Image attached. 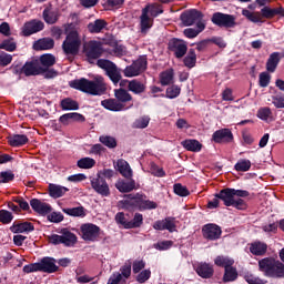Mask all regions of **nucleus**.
Masks as SVG:
<instances>
[{
    "instance_id": "nucleus-32",
    "label": "nucleus",
    "mask_w": 284,
    "mask_h": 284,
    "mask_svg": "<svg viewBox=\"0 0 284 284\" xmlns=\"http://www.w3.org/2000/svg\"><path fill=\"white\" fill-rule=\"evenodd\" d=\"M67 192H70V189L59 184H49V194L52 199H61Z\"/></svg>"
},
{
    "instance_id": "nucleus-4",
    "label": "nucleus",
    "mask_w": 284,
    "mask_h": 284,
    "mask_svg": "<svg viewBox=\"0 0 284 284\" xmlns=\"http://www.w3.org/2000/svg\"><path fill=\"white\" fill-rule=\"evenodd\" d=\"M62 50L67 57H77L79 54V50H81V37H79V32L71 31L68 33L62 43Z\"/></svg>"
},
{
    "instance_id": "nucleus-8",
    "label": "nucleus",
    "mask_w": 284,
    "mask_h": 284,
    "mask_svg": "<svg viewBox=\"0 0 284 284\" xmlns=\"http://www.w3.org/2000/svg\"><path fill=\"white\" fill-rule=\"evenodd\" d=\"M84 54L89 63H94L97 59H100V57H103V43L97 40L89 41L84 45Z\"/></svg>"
},
{
    "instance_id": "nucleus-51",
    "label": "nucleus",
    "mask_w": 284,
    "mask_h": 284,
    "mask_svg": "<svg viewBox=\"0 0 284 284\" xmlns=\"http://www.w3.org/2000/svg\"><path fill=\"white\" fill-rule=\"evenodd\" d=\"M100 143H102V145H105V148L109 149H114L116 148V139H114L113 136L110 135H101L99 138Z\"/></svg>"
},
{
    "instance_id": "nucleus-5",
    "label": "nucleus",
    "mask_w": 284,
    "mask_h": 284,
    "mask_svg": "<svg viewBox=\"0 0 284 284\" xmlns=\"http://www.w3.org/2000/svg\"><path fill=\"white\" fill-rule=\"evenodd\" d=\"M98 68L105 71L106 77L116 85L123 77L121 75V69L114 64V62L105 59H99L97 61Z\"/></svg>"
},
{
    "instance_id": "nucleus-18",
    "label": "nucleus",
    "mask_w": 284,
    "mask_h": 284,
    "mask_svg": "<svg viewBox=\"0 0 284 284\" xmlns=\"http://www.w3.org/2000/svg\"><path fill=\"white\" fill-rule=\"evenodd\" d=\"M102 108L110 110L111 112H123L124 110H130L132 104H123L118 102L116 99H106L101 102Z\"/></svg>"
},
{
    "instance_id": "nucleus-55",
    "label": "nucleus",
    "mask_w": 284,
    "mask_h": 284,
    "mask_svg": "<svg viewBox=\"0 0 284 284\" xmlns=\"http://www.w3.org/2000/svg\"><path fill=\"white\" fill-rule=\"evenodd\" d=\"M110 54H112L113 57H125V54H128V50L123 44L116 43L113 45V49L110 51Z\"/></svg>"
},
{
    "instance_id": "nucleus-62",
    "label": "nucleus",
    "mask_w": 284,
    "mask_h": 284,
    "mask_svg": "<svg viewBox=\"0 0 284 284\" xmlns=\"http://www.w3.org/2000/svg\"><path fill=\"white\" fill-rule=\"evenodd\" d=\"M150 276H152V271L150 270H143L136 275V282L138 283H146V281H150Z\"/></svg>"
},
{
    "instance_id": "nucleus-31",
    "label": "nucleus",
    "mask_w": 284,
    "mask_h": 284,
    "mask_svg": "<svg viewBox=\"0 0 284 284\" xmlns=\"http://www.w3.org/2000/svg\"><path fill=\"white\" fill-rule=\"evenodd\" d=\"M278 63H281V53L278 52L271 53L266 62L267 72H271V73L276 72V68H278Z\"/></svg>"
},
{
    "instance_id": "nucleus-50",
    "label": "nucleus",
    "mask_w": 284,
    "mask_h": 284,
    "mask_svg": "<svg viewBox=\"0 0 284 284\" xmlns=\"http://www.w3.org/2000/svg\"><path fill=\"white\" fill-rule=\"evenodd\" d=\"M0 50H6L7 52H14V50H17V42L12 38L6 39L0 43Z\"/></svg>"
},
{
    "instance_id": "nucleus-12",
    "label": "nucleus",
    "mask_w": 284,
    "mask_h": 284,
    "mask_svg": "<svg viewBox=\"0 0 284 284\" xmlns=\"http://www.w3.org/2000/svg\"><path fill=\"white\" fill-rule=\"evenodd\" d=\"M21 72L24 77H37L39 74H43V72H45V69L41 67L39 60H32L24 63Z\"/></svg>"
},
{
    "instance_id": "nucleus-54",
    "label": "nucleus",
    "mask_w": 284,
    "mask_h": 284,
    "mask_svg": "<svg viewBox=\"0 0 284 284\" xmlns=\"http://www.w3.org/2000/svg\"><path fill=\"white\" fill-rule=\"evenodd\" d=\"M150 125V116L143 115L139 119H136L133 123V128H136L139 130H143Z\"/></svg>"
},
{
    "instance_id": "nucleus-22",
    "label": "nucleus",
    "mask_w": 284,
    "mask_h": 284,
    "mask_svg": "<svg viewBox=\"0 0 284 284\" xmlns=\"http://www.w3.org/2000/svg\"><path fill=\"white\" fill-rule=\"evenodd\" d=\"M153 230H168L169 232H174L176 230V224H174L173 217H166L154 222Z\"/></svg>"
},
{
    "instance_id": "nucleus-43",
    "label": "nucleus",
    "mask_w": 284,
    "mask_h": 284,
    "mask_svg": "<svg viewBox=\"0 0 284 284\" xmlns=\"http://www.w3.org/2000/svg\"><path fill=\"white\" fill-rule=\"evenodd\" d=\"M54 63H57V58L50 53H45L40 57L41 68H52Z\"/></svg>"
},
{
    "instance_id": "nucleus-39",
    "label": "nucleus",
    "mask_w": 284,
    "mask_h": 284,
    "mask_svg": "<svg viewBox=\"0 0 284 284\" xmlns=\"http://www.w3.org/2000/svg\"><path fill=\"white\" fill-rule=\"evenodd\" d=\"M115 187L116 190H119V192H123V193L132 192V190H135L136 187V182L134 180H130L129 182L119 181L115 184Z\"/></svg>"
},
{
    "instance_id": "nucleus-48",
    "label": "nucleus",
    "mask_w": 284,
    "mask_h": 284,
    "mask_svg": "<svg viewBox=\"0 0 284 284\" xmlns=\"http://www.w3.org/2000/svg\"><path fill=\"white\" fill-rule=\"evenodd\" d=\"M62 110H79V102L72 98H65L60 102Z\"/></svg>"
},
{
    "instance_id": "nucleus-36",
    "label": "nucleus",
    "mask_w": 284,
    "mask_h": 284,
    "mask_svg": "<svg viewBox=\"0 0 284 284\" xmlns=\"http://www.w3.org/2000/svg\"><path fill=\"white\" fill-rule=\"evenodd\" d=\"M62 245L74 247L77 245V235L68 230L62 231Z\"/></svg>"
},
{
    "instance_id": "nucleus-42",
    "label": "nucleus",
    "mask_w": 284,
    "mask_h": 284,
    "mask_svg": "<svg viewBox=\"0 0 284 284\" xmlns=\"http://www.w3.org/2000/svg\"><path fill=\"white\" fill-rule=\"evenodd\" d=\"M77 165L80 170H92V168L97 165V160L92 158H82L78 160Z\"/></svg>"
},
{
    "instance_id": "nucleus-23",
    "label": "nucleus",
    "mask_w": 284,
    "mask_h": 284,
    "mask_svg": "<svg viewBox=\"0 0 284 284\" xmlns=\"http://www.w3.org/2000/svg\"><path fill=\"white\" fill-rule=\"evenodd\" d=\"M30 205L38 214H50L52 212V206L41 200L33 199L30 201Z\"/></svg>"
},
{
    "instance_id": "nucleus-6",
    "label": "nucleus",
    "mask_w": 284,
    "mask_h": 284,
    "mask_svg": "<svg viewBox=\"0 0 284 284\" xmlns=\"http://www.w3.org/2000/svg\"><path fill=\"white\" fill-rule=\"evenodd\" d=\"M145 70H148V55H141L139 59L133 61L131 65L125 67L123 74L128 79H132L143 74Z\"/></svg>"
},
{
    "instance_id": "nucleus-41",
    "label": "nucleus",
    "mask_w": 284,
    "mask_h": 284,
    "mask_svg": "<svg viewBox=\"0 0 284 284\" xmlns=\"http://www.w3.org/2000/svg\"><path fill=\"white\" fill-rule=\"evenodd\" d=\"M160 83L161 85H170V83H174V69H169L160 73Z\"/></svg>"
},
{
    "instance_id": "nucleus-2",
    "label": "nucleus",
    "mask_w": 284,
    "mask_h": 284,
    "mask_svg": "<svg viewBox=\"0 0 284 284\" xmlns=\"http://www.w3.org/2000/svg\"><path fill=\"white\" fill-rule=\"evenodd\" d=\"M216 199L223 201L226 207H236V210H245L246 204L243 199L250 196L246 190L224 189L215 194Z\"/></svg>"
},
{
    "instance_id": "nucleus-44",
    "label": "nucleus",
    "mask_w": 284,
    "mask_h": 284,
    "mask_svg": "<svg viewBox=\"0 0 284 284\" xmlns=\"http://www.w3.org/2000/svg\"><path fill=\"white\" fill-rule=\"evenodd\" d=\"M214 263L217 267H224V270H227L234 265V260L229 256H217L215 257Z\"/></svg>"
},
{
    "instance_id": "nucleus-27",
    "label": "nucleus",
    "mask_w": 284,
    "mask_h": 284,
    "mask_svg": "<svg viewBox=\"0 0 284 284\" xmlns=\"http://www.w3.org/2000/svg\"><path fill=\"white\" fill-rule=\"evenodd\" d=\"M142 12L146 13L149 17L156 19L159 14H163V6L160 3H149L143 9Z\"/></svg>"
},
{
    "instance_id": "nucleus-53",
    "label": "nucleus",
    "mask_w": 284,
    "mask_h": 284,
    "mask_svg": "<svg viewBox=\"0 0 284 284\" xmlns=\"http://www.w3.org/2000/svg\"><path fill=\"white\" fill-rule=\"evenodd\" d=\"M143 225V214L135 213L133 220L129 221V230H134L135 227H141Z\"/></svg>"
},
{
    "instance_id": "nucleus-9",
    "label": "nucleus",
    "mask_w": 284,
    "mask_h": 284,
    "mask_svg": "<svg viewBox=\"0 0 284 284\" xmlns=\"http://www.w3.org/2000/svg\"><path fill=\"white\" fill-rule=\"evenodd\" d=\"M80 233L83 241L94 242L101 235V227L97 224L84 223L80 226Z\"/></svg>"
},
{
    "instance_id": "nucleus-40",
    "label": "nucleus",
    "mask_w": 284,
    "mask_h": 284,
    "mask_svg": "<svg viewBox=\"0 0 284 284\" xmlns=\"http://www.w3.org/2000/svg\"><path fill=\"white\" fill-rule=\"evenodd\" d=\"M182 146L189 152H201V148H203L199 140H184Z\"/></svg>"
},
{
    "instance_id": "nucleus-34",
    "label": "nucleus",
    "mask_w": 284,
    "mask_h": 284,
    "mask_svg": "<svg viewBox=\"0 0 284 284\" xmlns=\"http://www.w3.org/2000/svg\"><path fill=\"white\" fill-rule=\"evenodd\" d=\"M256 116L257 119H261V121H265L266 123L274 121V113L272 112V109H270V106L260 108L257 110Z\"/></svg>"
},
{
    "instance_id": "nucleus-29",
    "label": "nucleus",
    "mask_w": 284,
    "mask_h": 284,
    "mask_svg": "<svg viewBox=\"0 0 284 284\" xmlns=\"http://www.w3.org/2000/svg\"><path fill=\"white\" fill-rule=\"evenodd\" d=\"M108 28V22L103 19H97L93 22H90L88 24V30L91 32V34H99L100 32H103Z\"/></svg>"
},
{
    "instance_id": "nucleus-25",
    "label": "nucleus",
    "mask_w": 284,
    "mask_h": 284,
    "mask_svg": "<svg viewBox=\"0 0 284 284\" xmlns=\"http://www.w3.org/2000/svg\"><path fill=\"white\" fill-rule=\"evenodd\" d=\"M115 99L119 103H122V105H134L132 103V94L128 92L125 89H116L114 91Z\"/></svg>"
},
{
    "instance_id": "nucleus-45",
    "label": "nucleus",
    "mask_w": 284,
    "mask_h": 284,
    "mask_svg": "<svg viewBox=\"0 0 284 284\" xmlns=\"http://www.w3.org/2000/svg\"><path fill=\"white\" fill-rule=\"evenodd\" d=\"M243 17H246L248 21H252V23H261L263 21V16H261L260 12H252L247 9L242 10Z\"/></svg>"
},
{
    "instance_id": "nucleus-24",
    "label": "nucleus",
    "mask_w": 284,
    "mask_h": 284,
    "mask_svg": "<svg viewBox=\"0 0 284 284\" xmlns=\"http://www.w3.org/2000/svg\"><path fill=\"white\" fill-rule=\"evenodd\" d=\"M10 230L13 234H28L34 232V225L30 222L14 223Z\"/></svg>"
},
{
    "instance_id": "nucleus-33",
    "label": "nucleus",
    "mask_w": 284,
    "mask_h": 284,
    "mask_svg": "<svg viewBox=\"0 0 284 284\" xmlns=\"http://www.w3.org/2000/svg\"><path fill=\"white\" fill-rule=\"evenodd\" d=\"M43 19L45 23L53 24L59 21V10L52 8H45L43 10Z\"/></svg>"
},
{
    "instance_id": "nucleus-52",
    "label": "nucleus",
    "mask_w": 284,
    "mask_h": 284,
    "mask_svg": "<svg viewBox=\"0 0 284 284\" xmlns=\"http://www.w3.org/2000/svg\"><path fill=\"white\" fill-rule=\"evenodd\" d=\"M184 65L186 68H194V65H196V52L194 49H191L187 55L184 58Z\"/></svg>"
},
{
    "instance_id": "nucleus-30",
    "label": "nucleus",
    "mask_w": 284,
    "mask_h": 284,
    "mask_svg": "<svg viewBox=\"0 0 284 284\" xmlns=\"http://www.w3.org/2000/svg\"><path fill=\"white\" fill-rule=\"evenodd\" d=\"M262 17L264 19H274V17H284V8L278 7V8H270V7H264L262 10Z\"/></svg>"
},
{
    "instance_id": "nucleus-58",
    "label": "nucleus",
    "mask_w": 284,
    "mask_h": 284,
    "mask_svg": "<svg viewBox=\"0 0 284 284\" xmlns=\"http://www.w3.org/2000/svg\"><path fill=\"white\" fill-rule=\"evenodd\" d=\"M272 103L274 108L284 109V93L272 95Z\"/></svg>"
},
{
    "instance_id": "nucleus-3",
    "label": "nucleus",
    "mask_w": 284,
    "mask_h": 284,
    "mask_svg": "<svg viewBox=\"0 0 284 284\" xmlns=\"http://www.w3.org/2000/svg\"><path fill=\"white\" fill-rule=\"evenodd\" d=\"M260 271L270 278H284V264L274 258H263L258 262Z\"/></svg>"
},
{
    "instance_id": "nucleus-14",
    "label": "nucleus",
    "mask_w": 284,
    "mask_h": 284,
    "mask_svg": "<svg viewBox=\"0 0 284 284\" xmlns=\"http://www.w3.org/2000/svg\"><path fill=\"white\" fill-rule=\"evenodd\" d=\"M193 268L201 278H212L214 276V265L207 262H196L193 264Z\"/></svg>"
},
{
    "instance_id": "nucleus-64",
    "label": "nucleus",
    "mask_w": 284,
    "mask_h": 284,
    "mask_svg": "<svg viewBox=\"0 0 284 284\" xmlns=\"http://www.w3.org/2000/svg\"><path fill=\"white\" fill-rule=\"evenodd\" d=\"M10 181H14V173L12 171H2L0 173V184L10 183Z\"/></svg>"
},
{
    "instance_id": "nucleus-10",
    "label": "nucleus",
    "mask_w": 284,
    "mask_h": 284,
    "mask_svg": "<svg viewBox=\"0 0 284 284\" xmlns=\"http://www.w3.org/2000/svg\"><path fill=\"white\" fill-rule=\"evenodd\" d=\"M90 183L92 190H94L97 194H100V196L104 197L110 196V184H108V181H105V179L95 175L93 178H90Z\"/></svg>"
},
{
    "instance_id": "nucleus-26",
    "label": "nucleus",
    "mask_w": 284,
    "mask_h": 284,
    "mask_svg": "<svg viewBox=\"0 0 284 284\" xmlns=\"http://www.w3.org/2000/svg\"><path fill=\"white\" fill-rule=\"evenodd\" d=\"M145 89H146L145 82L139 79L130 80L128 83V90L133 94H143V92H145Z\"/></svg>"
},
{
    "instance_id": "nucleus-20",
    "label": "nucleus",
    "mask_w": 284,
    "mask_h": 284,
    "mask_svg": "<svg viewBox=\"0 0 284 284\" xmlns=\"http://www.w3.org/2000/svg\"><path fill=\"white\" fill-rule=\"evenodd\" d=\"M153 26L154 19L150 17L148 13H144V11H141L139 23L141 34H148L150 30H152Z\"/></svg>"
},
{
    "instance_id": "nucleus-57",
    "label": "nucleus",
    "mask_w": 284,
    "mask_h": 284,
    "mask_svg": "<svg viewBox=\"0 0 284 284\" xmlns=\"http://www.w3.org/2000/svg\"><path fill=\"white\" fill-rule=\"evenodd\" d=\"M246 283L248 284H265L267 283V281L252 274V273H247L245 276H244Z\"/></svg>"
},
{
    "instance_id": "nucleus-46",
    "label": "nucleus",
    "mask_w": 284,
    "mask_h": 284,
    "mask_svg": "<svg viewBox=\"0 0 284 284\" xmlns=\"http://www.w3.org/2000/svg\"><path fill=\"white\" fill-rule=\"evenodd\" d=\"M63 212L68 216H79L80 219L85 216V209L83 206L63 209Z\"/></svg>"
},
{
    "instance_id": "nucleus-19",
    "label": "nucleus",
    "mask_w": 284,
    "mask_h": 284,
    "mask_svg": "<svg viewBox=\"0 0 284 284\" xmlns=\"http://www.w3.org/2000/svg\"><path fill=\"white\" fill-rule=\"evenodd\" d=\"M38 264L40 272H44L47 274H54V272H59L57 260L52 257H43L40 262H38Z\"/></svg>"
},
{
    "instance_id": "nucleus-59",
    "label": "nucleus",
    "mask_w": 284,
    "mask_h": 284,
    "mask_svg": "<svg viewBox=\"0 0 284 284\" xmlns=\"http://www.w3.org/2000/svg\"><path fill=\"white\" fill-rule=\"evenodd\" d=\"M179 94H181V87L179 85H171L166 89L168 99H176Z\"/></svg>"
},
{
    "instance_id": "nucleus-17",
    "label": "nucleus",
    "mask_w": 284,
    "mask_h": 284,
    "mask_svg": "<svg viewBox=\"0 0 284 284\" xmlns=\"http://www.w3.org/2000/svg\"><path fill=\"white\" fill-rule=\"evenodd\" d=\"M214 143H232L234 141V134L230 129H220L212 135Z\"/></svg>"
},
{
    "instance_id": "nucleus-1",
    "label": "nucleus",
    "mask_w": 284,
    "mask_h": 284,
    "mask_svg": "<svg viewBox=\"0 0 284 284\" xmlns=\"http://www.w3.org/2000/svg\"><path fill=\"white\" fill-rule=\"evenodd\" d=\"M69 85L70 88H73V90H80V92L92 94V97H101V94H105V91L108 90L105 79L101 75H95L93 80H88L85 78L72 80L69 82Z\"/></svg>"
},
{
    "instance_id": "nucleus-63",
    "label": "nucleus",
    "mask_w": 284,
    "mask_h": 284,
    "mask_svg": "<svg viewBox=\"0 0 284 284\" xmlns=\"http://www.w3.org/2000/svg\"><path fill=\"white\" fill-rule=\"evenodd\" d=\"M12 63V54L0 51V65L6 68V65H10Z\"/></svg>"
},
{
    "instance_id": "nucleus-49",
    "label": "nucleus",
    "mask_w": 284,
    "mask_h": 284,
    "mask_svg": "<svg viewBox=\"0 0 284 284\" xmlns=\"http://www.w3.org/2000/svg\"><path fill=\"white\" fill-rule=\"evenodd\" d=\"M251 168H252V161L246 159H242L237 161L236 164L234 165V170H236V172H250Z\"/></svg>"
},
{
    "instance_id": "nucleus-35",
    "label": "nucleus",
    "mask_w": 284,
    "mask_h": 284,
    "mask_svg": "<svg viewBox=\"0 0 284 284\" xmlns=\"http://www.w3.org/2000/svg\"><path fill=\"white\" fill-rule=\"evenodd\" d=\"M29 139L26 134H14L9 138V144L11 148H21L28 143Z\"/></svg>"
},
{
    "instance_id": "nucleus-21",
    "label": "nucleus",
    "mask_w": 284,
    "mask_h": 284,
    "mask_svg": "<svg viewBox=\"0 0 284 284\" xmlns=\"http://www.w3.org/2000/svg\"><path fill=\"white\" fill-rule=\"evenodd\" d=\"M181 21L183 26L190 27L201 21V12L191 10L181 14Z\"/></svg>"
},
{
    "instance_id": "nucleus-7",
    "label": "nucleus",
    "mask_w": 284,
    "mask_h": 284,
    "mask_svg": "<svg viewBox=\"0 0 284 284\" xmlns=\"http://www.w3.org/2000/svg\"><path fill=\"white\" fill-rule=\"evenodd\" d=\"M128 199L132 203V205H135V207L139 209L141 212L145 210H156L159 207V204L154 201L148 200V196H145V194H129Z\"/></svg>"
},
{
    "instance_id": "nucleus-56",
    "label": "nucleus",
    "mask_w": 284,
    "mask_h": 284,
    "mask_svg": "<svg viewBox=\"0 0 284 284\" xmlns=\"http://www.w3.org/2000/svg\"><path fill=\"white\" fill-rule=\"evenodd\" d=\"M173 190L178 196H190V190L181 183L174 184Z\"/></svg>"
},
{
    "instance_id": "nucleus-47",
    "label": "nucleus",
    "mask_w": 284,
    "mask_h": 284,
    "mask_svg": "<svg viewBox=\"0 0 284 284\" xmlns=\"http://www.w3.org/2000/svg\"><path fill=\"white\" fill-rule=\"evenodd\" d=\"M239 278V272H236V268L229 266V268H225L223 281L224 283H232V281H236Z\"/></svg>"
},
{
    "instance_id": "nucleus-60",
    "label": "nucleus",
    "mask_w": 284,
    "mask_h": 284,
    "mask_svg": "<svg viewBox=\"0 0 284 284\" xmlns=\"http://www.w3.org/2000/svg\"><path fill=\"white\" fill-rule=\"evenodd\" d=\"M270 81H272V75L267 72L260 73L258 84L260 88H267L270 85Z\"/></svg>"
},
{
    "instance_id": "nucleus-11",
    "label": "nucleus",
    "mask_w": 284,
    "mask_h": 284,
    "mask_svg": "<svg viewBox=\"0 0 284 284\" xmlns=\"http://www.w3.org/2000/svg\"><path fill=\"white\" fill-rule=\"evenodd\" d=\"M222 234L223 230L221 229V226H219V224L209 223L202 227V236L206 241H219Z\"/></svg>"
},
{
    "instance_id": "nucleus-13",
    "label": "nucleus",
    "mask_w": 284,
    "mask_h": 284,
    "mask_svg": "<svg viewBox=\"0 0 284 284\" xmlns=\"http://www.w3.org/2000/svg\"><path fill=\"white\" fill-rule=\"evenodd\" d=\"M214 26H219L220 28H234V16L224 14L221 12H216L213 14L211 19Z\"/></svg>"
},
{
    "instance_id": "nucleus-16",
    "label": "nucleus",
    "mask_w": 284,
    "mask_h": 284,
    "mask_svg": "<svg viewBox=\"0 0 284 284\" xmlns=\"http://www.w3.org/2000/svg\"><path fill=\"white\" fill-rule=\"evenodd\" d=\"M45 28V24L41 20H31L22 27L23 37H30L32 34H37V32H41Z\"/></svg>"
},
{
    "instance_id": "nucleus-38",
    "label": "nucleus",
    "mask_w": 284,
    "mask_h": 284,
    "mask_svg": "<svg viewBox=\"0 0 284 284\" xmlns=\"http://www.w3.org/2000/svg\"><path fill=\"white\" fill-rule=\"evenodd\" d=\"M52 48H54V40L50 38L40 39L33 44L34 50H52Z\"/></svg>"
},
{
    "instance_id": "nucleus-28",
    "label": "nucleus",
    "mask_w": 284,
    "mask_h": 284,
    "mask_svg": "<svg viewBox=\"0 0 284 284\" xmlns=\"http://www.w3.org/2000/svg\"><path fill=\"white\" fill-rule=\"evenodd\" d=\"M115 168L124 179H132V168H130V163H128V161L123 159L118 160Z\"/></svg>"
},
{
    "instance_id": "nucleus-61",
    "label": "nucleus",
    "mask_w": 284,
    "mask_h": 284,
    "mask_svg": "<svg viewBox=\"0 0 284 284\" xmlns=\"http://www.w3.org/2000/svg\"><path fill=\"white\" fill-rule=\"evenodd\" d=\"M12 213L10 211L0 210V223L8 225V223H12Z\"/></svg>"
},
{
    "instance_id": "nucleus-37",
    "label": "nucleus",
    "mask_w": 284,
    "mask_h": 284,
    "mask_svg": "<svg viewBox=\"0 0 284 284\" xmlns=\"http://www.w3.org/2000/svg\"><path fill=\"white\" fill-rule=\"evenodd\" d=\"M204 30H205V23L200 21L196 23V29H193V28L185 29L184 36L187 39H195V37H199V34H201V32H203Z\"/></svg>"
},
{
    "instance_id": "nucleus-15",
    "label": "nucleus",
    "mask_w": 284,
    "mask_h": 284,
    "mask_svg": "<svg viewBox=\"0 0 284 284\" xmlns=\"http://www.w3.org/2000/svg\"><path fill=\"white\" fill-rule=\"evenodd\" d=\"M169 48L171 52H174L176 59H183L187 53V44L183 40L180 39H172L169 42Z\"/></svg>"
}]
</instances>
